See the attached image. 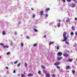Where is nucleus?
<instances>
[{"label":"nucleus","mask_w":77,"mask_h":77,"mask_svg":"<svg viewBox=\"0 0 77 77\" xmlns=\"http://www.w3.org/2000/svg\"><path fill=\"white\" fill-rule=\"evenodd\" d=\"M63 59V57H58V58L57 60H60L61 59Z\"/></svg>","instance_id":"nucleus-6"},{"label":"nucleus","mask_w":77,"mask_h":77,"mask_svg":"<svg viewBox=\"0 0 77 77\" xmlns=\"http://www.w3.org/2000/svg\"><path fill=\"white\" fill-rule=\"evenodd\" d=\"M67 2H71V0H67Z\"/></svg>","instance_id":"nucleus-33"},{"label":"nucleus","mask_w":77,"mask_h":77,"mask_svg":"<svg viewBox=\"0 0 77 77\" xmlns=\"http://www.w3.org/2000/svg\"><path fill=\"white\" fill-rule=\"evenodd\" d=\"M1 57H1V56H0V59L1 58Z\"/></svg>","instance_id":"nucleus-55"},{"label":"nucleus","mask_w":77,"mask_h":77,"mask_svg":"<svg viewBox=\"0 0 77 77\" xmlns=\"http://www.w3.org/2000/svg\"><path fill=\"white\" fill-rule=\"evenodd\" d=\"M69 68H70V67L69 66H68L66 67V69H69Z\"/></svg>","instance_id":"nucleus-17"},{"label":"nucleus","mask_w":77,"mask_h":77,"mask_svg":"<svg viewBox=\"0 0 77 77\" xmlns=\"http://www.w3.org/2000/svg\"><path fill=\"white\" fill-rule=\"evenodd\" d=\"M60 64V62H58L55 63L54 65L55 66H58V65H59Z\"/></svg>","instance_id":"nucleus-2"},{"label":"nucleus","mask_w":77,"mask_h":77,"mask_svg":"<svg viewBox=\"0 0 77 77\" xmlns=\"http://www.w3.org/2000/svg\"><path fill=\"white\" fill-rule=\"evenodd\" d=\"M20 45H21L22 47L23 46V43H21V44H20Z\"/></svg>","instance_id":"nucleus-28"},{"label":"nucleus","mask_w":77,"mask_h":77,"mask_svg":"<svg viewBox=\"0 0 77 77\" xmlns=\"http://www.w3.org/2000/svg\"><path fill=\"white\" fill-rule=\"evenodd\" d=\"M66 41V44L69 45V43L67 41H66H66Z\"/></svg>","instance_id":"nucleus-19"},{"label":"nucleus","mask_w":77,"mask_h":77,"mask_svg":"<svg viewBox=\"0 0 77 77\" xmlns=\"http://www.w3.org/2000/svg\"><path fill=\"white\" fill-rule=\"evenodd\" d=\"M2 34L3 35H5L6 34V32H5V31H3L2 32Z\"/></svg>","instance_id":"nucleus-16"},{"label":"nucleus","mask_w":77,"mask_h":77,"mask_svg":"<svg viewBox=\"0 0 77 77\" xmlns=\"http://www.w3.org/2000/svg\"><path fill=\"white\" fill-rule=\"evenodd\" d=\"M41 67L42 69H45V67L44 66H42Z\"/></svg>","instance_id":"nucleus-22"},{"label":"nucleus","mask_w":77,"mask_h":77,"mask_svg":"<svg viewBox=\"0 0 77 77\" xmlns=\"http://www.w3.org/2000/svg\"><path fill=\"white\" fill-rule=\"evenodd\" d=\"M20 65H21V63H19V64L17 65V67H18L19 66H20Z\"/></svg>","instance_id":"nucleus-30"},{"label":"nucleus","mask_w":77,"mask_h":77,"mask_svg":"<svg viewBox=\"0 0 77 77\" xmlns=\"http://www.w3.org/2000/svg\"><path fill=\"white\" fill-rule=\"evenodd\" d=\"M66 62H69V60H66Z\"/></svg>","instance_id":"nucleus-47"},{"label":"nucleus","mask_w":77,"mask_h":77,"mask_svg":"<svg viewBox=\"0 0 77 77\" xmlns=\"http://www.w3.org/2000/svg\"><path fill=\"white\" fill-rule=\"evenodd\" d=\"M38 72L39 74H41V71L40 70L38 71Z\"/></svg>","instance_id":"nucleus-37"},{"label":"nucleus","mask_w":77,"mask_h":77,"mask_svg":"<svg viewBox=\"0 0 77 77\" xmlns=\"http://www.w3.org/2000/svg\"><path fill=\"white\" fill-rule=\"evenodd\" d=\"M33 75V74L31 73H29L28 74V77H32Z\"/></svg>","instance_id":"nucleus-7"},{"label":"nucleus","mask_w":77,"mask_h":77,"mask_svg":"<svg viewBox=\"0 0 77 77\" xmlns=\"http://www.w3.org/2000/svg\"><path fill=\"white\" fill-rule=\"evenodd\" d=\"M57 26L58 27H60V23H59L58 24Z\"/></svg>","instance_id":"nucleus-18"},{"label":"nucleus","mask_w":77,"mask_h":77,"mask_svg":"<svg viewBox=\"0 0 77 77\" xmlns=\"http://www.w3.org/2000/svg\"><path fill=\"white\" fill-rule=\"evenodd\" d=\"M66 34H67V33L66 32H64L63 33V36L64 39L63 40V42H65V41H66L68 39L67 38V37L66 36Z\"/></svg>","instance_id":"nucleus-1"},{"label":"nucleus","mask_w":77,"mask_h":77,"mask_svg":"<svg viewBox=\"0 0 77 77\" xmlns=\"http://www.w3.org/2000/svg\"><path fill=\"white\" fill-rule=\"evenodd\" d=\"M72 8H75V5L74 4H72Z\"/></svg>","instance_id":"nucleus-27"},{"label":"nucleus","mask_w":77,"mask_h":77,"mask_svg":"<svg viewBox=\"0 0 77 77\" xmlns=\"http://www.w3.org/2000/svg\"><path fill=\"white\" fill-rule=\"evenodd\" d=\"M69 21V19H67V20H66V22L68 23Z\"/></svg>","instance_id":"nucleus-35"},{"label":"nucleus","mask_w":77,"mask_h":77,"mask_svg":"<svg viewBox=\"0 0 77 77\" xmlns=\"http://www.w3.org/2000/svg\"><path fill=\"white\" fill-rule=\"evenodd\" d=\"M40 14L39 15H42L44 14L43 12V11H40Z\"/></svg>","instance_id":"nucleus-5"},{"label":"nucleus","mask_w":77,"mask_h":77,"mask_svg":"<svg viewBox=\"0 0 77 77\" xmlns=\"http://www.w3.org/2000/svg\"><path fill=\"white\" fill-rule=\"evenodd\" d=\"M59 46H57V50H59Z\"/></svg>","instance_id":"nucleus-32"},{"label":"nucleus","mask_w":77,"mask_h":77,"mask_svg":"<svg viewBox=\"0 0 77 77\" xmlns=\"http://www.w3.org/2000/svg\"><path fill=\"white\" fill-rule=\"evenodd\" d=\"M46 77H50V74H46Z\"/></svg>","instance_id":"nucleus-9"},{"label":"nucleus","mask_w":77,"mask_h":77,"mask_svg":"<svg viewBox=\"0 0 77 77\" xmlns=\"http://www.w3.org/2000/svg\"><path fill=\"white\" fill-rule=\"evenodd\" d=\"M75 20H77V18H76V17L75 18Z\"/></svg>","instance_id":"nucleus-46"},{"label":"nucleus","mask_w":77,"mask_h":77,"mask_svg":"<svg viewBox=\"0 0 77 77\" xmlns=\"http://www.w3.org/2000/svg\"><path fill=\"white\" fill-rule=\"evenodd\" d=\"M63 1V2H65L66 1L65 0H62Z\"/></svg>","instance_id":"nucleus-49"},{"label":"nucleus","mask_w":77,"mask_h":77,"mask_svg":"<svg viewBox=\"0 0 77 77\" xmlns=\"http://www.w3.org/2000/svg\"><path fill=\"white\" fill-rule=\"evenodd\" d=\"M67 72H69V71H67Z\"/></svg>","instance_id":"nucleus-54"},{"label":"nucleus","mask_w":77,"mask_h":77,"mask_svg":"<svg viewBox=\"0 0 77 77\" xmlns=\"http://www.w3.org/2000/svg\"><path fill=\"white\" fill-rule=\"evenodd\" d=\"M5 68L7 69H8V67H5Z\"/></svg>","instance_id":"nucleus-45"},{"label":"nucleus","mask_w":77,"mask_h":77,"mask_svg":"<svg viewBox=\"0 0 77 77\" xmlns=\"http://www.w3.org/2000/svg\"><path fill=\"white\" fill-rule=\"evenodd\" d=\"M61 21V20H59V22H60Z\"/></svg>","instance_id":"nucleus-51"},{"label":"nucleus","mask_w":77,"mask_h":77,"mask_svg":"<svg viewBox=\"0 0 77 77\" xmlns=\"http://www.w3.org/2000/svg\"><path fill=\"white\" fill-rule=\"evenodd\" d=\"M18 76L20 75V74H18Z\"/></svg>","instance_id":"nucleus-53"},{"label":"nucleus","mask_w":77,"mask_h":77,"mask_svg":"<svg viewBox=\"0 0 77 77\" xmlns=\"http://www.w3.org/2000/svg\"><path fill=\"white\" fill-rule=\"evenodd\" d=\"M45 38H46V35H45V36H44Z\"/></svg>","instance_id":"nucleus-52"},{"label":"nucleus","mask_w":77,"mask_h":77,"mask_svg":"<svg viewBox=\"0 0 77 77\" xmlns=\"http://www.w3.org/2000/svg\"><path fill=\"white\" fill-rule=\"evenodd\" d=\"M71 35H74V32H72L70 33Z\"/></svg>","instance_id":"nucleus-24"},{"label":"nucleus","mask_w":77,"mask_h":77,"mask_svg":"<svg viewBox=\"0 0 77 77\" xmlns=\"http://www.w3.org/2000/svg\"><path fill=\"white\" fill-rule=\"evenodd\" d=\"M54 44V42H50V43L49 44V45H52V44Z\"/></svg>","instance_id":"nucleus-14"},{"label":"nucleus","mask_w":77,"mask_h":77,"mask_svg":"<svg viewBox=\"0 0 77 77\" xmlns=\"http://www.w3.org/2000/svg\"><path fill=\"white\" fill-rule=\"evenodd\" d=\"M51 76L52 77H56V76H55V75H54V74H53V75H52Z\"/></svg>","instance_id":"nucleus-31"},{"label":"nucleus","mask_w":77,"mask_h":77,"mask_svg":"<svg viewBox=\"0 0 77 77\" xmlns=\"http://www.w3.org/2000/svg\"><path fill=\"white\" fill-rule=\"evenodd\" d=\"M45 16H46V17H47L48 15V14H45Z\"/></svg>","instance_id":"nucleus-38"},{"label":"nucleus","mask_w":77,"mask_h":77,"mask_svg":"<svg viewBox=\"0 0 77 77\" xmlns=\"http://www.w3.org/2000/svg\"><path fill=\"white\" fill-rule=\"evenodd\" d=\"M23 74H21V77H25V75H24V74H25V72H23Z\"/></svg>","instance_id":"nucleus-8"},{"label":"nucleus","mask_w":77,"mask_h":77,"mask_svg":"<svg viewBox=\"0 0 77 77\" xmlns=\"http://www.w3.org/2000/svg\"><path fill=\"white\" fill-rule=\"evenodd\" d=\"M57 55H58L59 56H61L62 55V53L61 52H58L57 54Z\"/></svg>","instance_id":"nucleus-3"},{"label":"nucleus","mask_w":77,"mask_h":77,"mask_svg":"<svg viewBox=\"0 0 77 77\" xmlns=\"http://www.w3.org/2000/svg\"><path fill=\"white\" fill-rule=\"evenodd\" d=\"M13 73H15V70H14L13 72Z\"/></svg>","instance_id":"nucleus-41"},{"label":"nucleus","mask_w":77,"mask_h":77,"mask_svg":"<svg viewBox=\"0 0 77 77\" xmlns=\"http://www.w3.org/2000/svg\"><path fill=\"white\" fill-rule=\"evenodd\" d=\"M17 32H15V33L14 34L15 35H17Z\"/></svg>","instance_id":"nucleus-42"},{"label":"nucleus","mask_w":77,"mask_h":77,"mask_svg":"<svg viewBox=\"0 0 77 77\" xmlns=\"http://www.w3.org/2000/svg\"><path fill=\"white\" fill-rule=\"evenodd\" d=\"M33 47H36V44L35 43L33 45Z\"/></svg>","instance_id":"nucleus-25"},{"label":"nucleus","mask_w":77,"mask_h":77,"mask_svg":"<svg viewBox=\"0 0 77 77\" xmlns=\"http://www.w3.org/2000/svg\"><path fill=\"white\" fill-rule=\"evenodd\" d=\"M18 62V61H16L14 62V64H16Z\"/></svg>","instance_id":"nucleus-26"},{"label":"nucleus","mask_w":77,"mask_h":77,"mask_svg":"<svg viewBox=\"0 0 77 77\" xmlns=\"http://www.w3.org/2000/svg\"><path fill=\"white\" fill-rule=\"evenodd\" d=\"M75 35H76V36H77V32H75Z\"/></svg>","instance_id":"nucleus-43"},{"label":"nucleus","mask_w":77,"mask_h":77,"mask_svg":"<svg viewBox=\"0 0 77 77\" xmlns=\"http://www.w3.org/2000/svg\"><path fill=\"white\" fill-rule=\"evenodd\" d=\"M25 66H27V63H25Z\"/></svg>","instance_id":"nucleus-40"},{"label":"nucleus","mask_w":77,"mask_h":77,"mask_svg":"<svg viewBox=\"0 0 77 77\" xmlns=\"http://www.w3.org/2000/svg\"><path fill=\"white\" fill-rule=\"evenodd\" d=\"M73 0V1H74V2H76V0Z\"/></svg>","instance_id":"nucleus-50"},{"label":"nucleus","mask_w":77,"mask_h":77,"mask_svg":"<svg viewBox=\"0 0 77 77\" xmlns=\"http://www.w3.org/2000/svg\"><path fill=\"white\" fill-rule=\"evenodd\" d=\"M10 54V52H8L7 53V55H8V54Z\"/></svg>","instance_id":"nucleus-36"},{"label":"nucleus","mask_w":77,"mask_h":77,"mask_svg":"<svg viewBox=\"0 0 77 77\" xmlns=\"http://www.w3.org/2000/svg\"><path fill=\"white\" fill-rule=\"evenodd\" d=\"M56 67L57 69H60V66H57Z\"/></svg>","instance_id":"nucleus-20"},{"label":"nucleus","mask_w":77,"mask_h":77,"mask_svg":"<svg viewBox=\"0 0 77 77\" xmlns=\"http://www.w3.org/2000/svg\"><path fill=\"white\" fill-rule=\"evenodd\" d=\"M50 8H46L45 10V11H46V12H47V11H50Z\"/></svg>","instance_id":"nucleus-13"},{"label":"nucleus","mask_w":77,"mask_h":77,"mask_svg":"<svg viewBox=\"0 0 77 77\" xmlns=\"http://www.w3.org/2000/svg\"><path fill=\"white\" fill-rule=\"evenodd\" d=\"M1 45H2V46H4L5 44H3V43H1L0 44Z\"/></svg>","instance_id":"nucleus-29"},{"label":"nucleus","mask_w":77,"mask_h":77,"mask_svg":"<svg viewBox=\"0 0 77 77\" xmlns=\"http://www.w3.org/2000/svg\"><path fill=\"white\" fill-rule=\"evenodd\" d=\"M35 17V14H33L32 15V18H34Z\"/></svg>","instance_id":"nucleus-34"},{"label":"nucleus","mask_w":77,"mask_h":77,"mask_svg":"<svg viewBox=\"0 0 77 77\" xmlns=\"http://www.w3.org/2000/svg\"><path fill=\"white\" fill-rule=\"evenodd\" d=\"M3 48H8L9 47L8 46H3Z\"/></svg>","instance_id":"nucleus-10"},{"label":"nucleus","mask_w":77,"mask_h":77,"mask_svg":"<svg viewBox=\"0 0 77 77\" xmlns=\"http://www.w3.org/2000/svg\"><path fill=\"white\" fill-rule=\"evenodd\" d=\"M72 72L73 73V75H74V74H75V70H72Z\"/></svg>","instance_id":"nucleus-11"},{"label":"nucleus","mask_w":77,"mask_h":77,"mask_svg":"<svg viewBox=\"0 0 77 77\" xmlns=\"http://www.w3.org/2000/svg\"><path fill=\"white\" fill-rule=\"evenodd\" d=\"M73 60L72 59H69V62H71Z\"/></svg>","instance_id":"nucleus-15"},{"label":"nucleus","mask_w":77,"mask_h":77,"mask_svg":"<svg viewBox=\"0 0 77 77\" xmlns=\"http://www.w3.org/2000/svg\"><path fill=\"white\" fill-rule=\"evenodd\" d=\"M31 9H32V11H33V10H34V9H33V8H31Z\"/></svg>","instance_id":"nucleus-48"},{"label":"nucleus","mask_w":77,"mask_h":77,"mask_svg":"<svg viewBox=\"0 0 77 77\" xmlns=\"http://www.w3.org/2000/svg\"><path fill=\"white\" fill-rule=\"evenodd\" d=\"M7 72H8V71H7Z\"/></svg>","instance_id":"nucleus-56"},{"label":"nucleus","mask_w":77,"mask_h":77,"mask_svg":"<svg viewBox=\"0 0 77 77\" xmlns=\"http://www.w3.org/2000/svg\"><path fill=\"white\" fill-rule=\"evenodd\" d=\"M34 31H35V32H38V30H37V29H36L34 28Z\"/></svg>","instance_id":"nucleus-23"},{"label":"nucleus","mask_w":77,"mask_h":77,"mask_svg":"<svg viewBox=\"0 0 77 77\" xmlns=\"http://www.w3.org/2000/svg\"><path fill=\"white\" fill-rule=\"evenodd\" d=\"M72 29L73 30V31H75V27H74V26H72Z\"/></svg>","instance_id":"nucleus-12"},{"label":"nucleus","mask_w":77,"mask_h":77,"mask_svg":"<svg viewBox=\"0 0 77 77\" xmlns=\"http://www.w3.org/2000/svg\"><path fill=\"white\" fill-rule=\"evenodd\" d=\"M63 56H64V57H69V55L68 54H63Z\"/></svg>","instance_id":"nucleus-4"},{"label":"nucleus","mask_w":77,"mask_h":77,"mask_svg":"<svg viewBox=\"0 0 77 77\" xmlns=\"http://www.w3.org/2000/svg\"><path fill=\"white\" fill-rule=\"evenodd\" d=\"M43 72L45 73V74H47V71H46L44 69L43 70Z\"/></svg>","instance_id":"nucleus-21"},{"label":"nucleus","mask_w":77,"mask_h":77,"mask_svg":"<svg viewBox=\"0 0 77 77\" xmlns=\"http://www.w3.org/2000/svg\"><path fill=\"white\" fill-rule=\"evenodd\" d=\"M10 45H12V42H11L10 43Z\"/></svg>","instance_id":"nucleus-44"},{"label":"nucleus","mask_w":77,"mask_h":77,"mask_svg":"<svg viewBox=\"0 0 77 77\" xmlns=\"http://www.w3.org/2000/svg\"><path fill=\"white\" fill-rule=\"evenodd\" d=\"M26 37L27 39H29V37L27 35L26 36Z\"/></svg>","instance_id":"nucleus-39"}]
</instances>
